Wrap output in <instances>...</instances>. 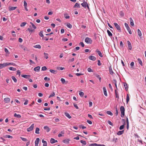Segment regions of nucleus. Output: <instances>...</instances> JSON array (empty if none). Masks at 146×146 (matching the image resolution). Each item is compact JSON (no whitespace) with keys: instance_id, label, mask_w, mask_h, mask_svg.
I'll return each instance as SVG.
<instances>
[{"instance_id":"47","label":"nucleus","mask_w":146,"mask_h":146,"mask_svg":"<svg viewBox=\"0 0 146 146\" xmlns=\"http://www.w3.org/2000/svg\"><path fill=\"white\" fill-rule=\"evenodd\" d=\"M30 24L32 25L33 27L35 29H36V27L32 22H30Z\"/></svg>"},{"instance_id":"32","label":"nucleus","mask_w":146,"mask_h":146,"mask_svg":"<svg viewBox=\"0 0 146 146\" xmlns=\"http://www.w3.org/2000/svg\"><path fill=\"white\" fill-rule=\"evenodd\" d=\"M126 122L127 124V129H128L129 127V122L128 120V118L127 117L126 118Z\"/></svg>"},{"instance_id":"19","label":"nucleus","mask_w":146,"mask_h":146,"mask_svg":"<svg viewBox=\"0 0 146 146\" xmlns=\"http://www.w3.org/2000/svg\"><path fill=\"white\" fill-rule=\"evenodd\" d=\"M9 64L8 63V62H6L3 63V64H1V65L3 68L4 67L6 66H9Z\"/></svg>"},{"instance_id":"1","label":"nucleus","mask_w":146,"mask_h":146,"mask_svg":"<svg viewBox=\"0 0 146 146\" xmlns=\"http://www.w3.org/2000/svg\"><path fill=\"white\" fill-rule=\"evenodd\" d=\"M120 111L121 113V116L122 117H123L125 115V109L123 106H121L120 108Z\"/></svg>"},{"instance_id":"14","label":"nucleus","mask_w":146,"mask_h":146,"mask_svg":"<svg viewBox=\"0 0 146 146\" xmlns=\"http://www.w3.org/2000/svg\"><path fill=\"white\" fill-rule=\"evenodd\" d=\"M44 129L46 130L47 132H49L50 130V129L49 128V127L47 126H44Z\"/></svg>"},{"instance_id":"56","label":"nucleus","mask_w":146,"mask_h":146,"mask_svg":"<svg viewBox=\"0 0 146 146\" xmlns=\"http://www.w3.org/2000/svg\"><path fill=\"white\" fill-rule=\"evenodd\" d=\"M108 123L110 125L113 126V124L109 120L108 121Z\"/></svg>"},{"instance_id":"44","label":"nucleus","mask_w":146,"mask_h":146,"mask_svg":"<svg viewBox=\"0 0 146 146\" xmlns=\"http://www.w3.org/2000/svg\"><path fill=\"white\" fill-rule=\"evenodd\" d=\"M80 142L81 143H82L84 145H85L86 144V141L83 140H81L80 141Z\"/></svg>"},{"instance_id":"28","label":"nucleus","mask_w":146,"mask_h":146,"mask_svg":"<svg viewBox=\"0 0 146 146\" xmlns=\"http://www.w3.org/2000/svg\"><path fill=\"white\" fill-rule=\"evenodd\" d=\"M137 33L138 35L140 37L142 36V33H141L139 29H138L137 30Z\"/></svg>"},{"instance_id":"15","label":"nucleus","mask_w":146,"mask_h":146,"mask_svg":"<svg viewBox=\"0 0 146 146\" xmlns=\"http://www.w3.org/2000/svg\"><path fill=\"white\" fill-rule=\"evenodd\" d=\"M57 141L55 140L54 139L51 138L50 140V142L51 143L53 144L57 142Z\"/></svg>"},{"instance_id":"18","label":"nucleus","mask_w":146,"mask_h":146,"mask_svg":"<svg viewBox=\"0 0 146 146\" xmlns=\"http://www.w3.org/2000/svg\"><path fill=\"white\" fill-rule=\"evenodd\" d=\"M40 67L39 66H37L34 68V70L36 72H38L40 70Z\"/></svg>"},{"instance_id":"57","label":"nucleus","mask_w":146,"mask_h":146,"mask_svg":"<svg viewBox=\"0 0 146 146\" xmlns=\"http://www.w3.org/2000/svg\"><path fill=\"white\" fill-rule=\"evenodd\" d=\"M79 45H81L82 47H84V43L82 42H80L79 43Z\"/></svg>"},{"instance_id":"17","label":"nucleus","mask_w":146,"mask_h":146,"mask_svg":"<svg viewBox=\"0 0 146 146\" xmlns=\"http://www.w3.org/2000/svg\"><path fill=\"white\" fill-rule=\"evenodd\" d=\"M20 46L21 48H22L25 51H28L29 50L25 46H23V45H21Z\"/></svg>"},{"instance_id":"39","label":"nucleus","mask_w":146,"mask_h":146,"mask_svg":"<svg viewBox=\"0 0 146 146\" xmlns=\"http://www.w3.org/2000/svg\"><path fill=\"white\" fill-rule=\"evenodd\" d=\"M66 26L68 27L70 29L72 28V25L69 23H68Z\"/></svg>"},{"instance_id":"54","label":"nucleus","mask_w":146,"mask_h":146,"mask_svg":"<svg viewBox=\"0 0 146 146\" xmlns=\"http://www.w3.org/2000/svg\"><path fill=\"white\" fill-rule=\"evenodd\" d=\"M24 7H27V3L25 1H24Z\"/></svg>"},{"instance_id":"3","label":"nucleus","mask_w":146,"mask_h":146,"mask_svg":"<svg viewBox=\"0 0 146 146\" xmlns=\"http://www.w3.org/2000/svg\"><path fill=\"white\" fill-rule=\"evenodd\" d=\"M125 25L126 29H127V31L129 32V33L130 34H132V32L131 31V29L129 27L128 25L126 23H125Z\"/></svg>"},{"instance_id":"45","label":"nucleus","mask_w":146,"mask_h":146,"mask_svg":"<svg viewBox=\"0 0 146 146\" xmlns=\"http://www.w3.org/2000/svg\"><path fill=\"white\" fill-rule=\"evenodd\" d=\"M107 113L108 114L110 115H112L113 114L110 111H107Z\"/></svg>"},{"instance_id":"49","label":"nucleus","mask_w":146,"mask_h":146,"mask_svg":"<svg viewBox=\"0 0 146 146\" xmlns=\"http://www.w3.org/2000/svg\"><path fill=\"white\" fill-rule=\"evenodd\" d=\"M60 81H61L62 83L63 84H64L65 82V79L63 78H62L61 79Z\"/></svg>"},{"instance_id":"52","label":"nucleus","mask_w":146,"mask_h":146,"mask_svg":"<svg viewBox=\"0 0 146 146\" xmlns=\"http://www.w3.org/2000/svg\"><path fill=\"white\" fill-rule=\"evenodd\" d=\"M50 71L52 73L55 74V73L56 72V71L54 70L50 69Z\"/></svg>"},{"instance_id":"58","label":"nucleus","mask_w":146,"mask_h":146,"mask_svg":"<svg viewBox=\"0 0 146 146\" xmlns=\"http://www.w3.org/2000/svg\"><path fill=\"white\" fill-rule=\"evenodd\" d=\"M102 64L100 62V60H98V66H100Z\"/></svg>"},{"instance_id":"12","label":"nucleus","mask_w":146,"mask_h":146,"mask_svg":"<svg viewBox=\"0 0 146 146\" xmlns=\"http://www.w3.org/2000/svg\"><path fill=\"white\" fill-rule=\"evenodd\" d=\"M17 7H11V6H9L8 8L9 10L10 11H13L14 10H15L17 8Z\"/></svg>"},{"instance_id":"22","label":"nucleus","mask_w":146,"mask_h":146,"mask_svg":"<svg viewBox=\"0 0 146 146\" xmlns=\"http://www.w3.org/2000/svg\"><path fill=\"white\" fill-rule=\"evenodd\" d=\"M65 115L68 117L69 119H70L71 118V116L70 115L69 113L65 112L64 113Z\"/></svg>"},{"instance_id":"60","label":"nucleus","mask_w":146,"mask_h":146,"mask_svg":"<svg viewBox=\"0 0 146 146\" xmlns=\"http://www.w3.org/2000/svg\"><path fill=\"white\" fill-rule=\"evenodd\" d=\"M124 125H122L121 126L119 127V129L122 130L124 128Z\"/></svg>"},{"instance_id":"46","label":"nucleus","mask_w":146,"mask_h":146,"mask_svg":"<svg viewBox=\"0 0 146 146\" xmlns=\"http://www.w3.org/2000/svg\"><path fill=\"white\" fill-rule=\"evenodd\" d=\"M55 93L53 92L49 96V98H50L51 97H53L55 96Z\"/></svg>"},{"instance_id":"31","label":"nucleus","mask_w":146,"mask_h":146,"mask_svg":"<svg viewBox=\"0 0 146 146\" xmlns=\"http://www.w3.org/2000/svg\"><path fill=\"white\" fill-rule=\"evenodd\" d=\"M34 47L35 48H38L40 49L41 48V46L39 44H37L35 46H34Z\"/></svg>"},{"instance_id":"29","label":"nucleus","mask_w":146,"mask_h":146,"mask_svg":"<svg viewBox=\"0 0 146 146\" xmlns=\"http://www.w3.org/2000/svg\"><path fill=\"white\" fill-rule=\"evenodd\" d=\"M124 132L123 130L119 131L117 133V135H122Z\"/></svg>"},{"instance_id":"7","label":"nucleus","mask_w":146,"mask_h":146,"mask_svg":"<svg viewBox=\"0 0 146 146\" xmlns=\"http://www.w3.org/2000/svg\"><path fill=\"white\" fill-rule=\"evenodd\" d=\"M39 141V138H36L35 141V146H38Z\"/></svg>"},{"instance_id":"42","label":"nucleus","mask_w":146,"mask_h":146,"mask_svg":"<svg viewBox=\"0 0 146 146\" xmlns=\"http://www.w3.org/2000/svg\"><path fill=\"white\" fill-rule=\"evenodd\" d=\"M79 95L81 97H82L84 95V93L83 92L80 91L79 93Z\"/></svg>"},{"instance_id":"10","label":"nucleus","mask_w":146,"mask_h":146,"mask_svg":"<svg viewBox=\"0 0 146 146\" xmlns=\"http://www.w3.org/2000/svg\"><path fill=\"white\" fill-rule=\"evenodd\" d=\"M127 43L129 49L130 50H132V46L130 42L129 41H128Z\"/></svg>"},{"instance_id":"6","label":"nucleus","mask_w":146,"mask_h":146,"mask_svg":"<svg viewBox=\"0 0 146 146\" xmlns=\"http://www.w3.org/2000/svg\"><path fill=\"white\" fill-rule=\"evenodd\" d=\"M34 124H32L27 129V131L28 132H30L32 131L34 127Z\"/></svg>"},{"instance_id":"59","label":"nucleus","mask_w":146,"mask_h":146,"mask_svg":"<svg viewBox=\"0 0 146 146\" xmlns=\"http://www.w3.org/2000/svg\"><path fill=\"white\" fill-rule=\"evenodd\" d=\"M44 79L45 81H46L47 80L49 81L50 80V78H48L47 77H45L44 78Z\"/></svg>"},{"instance_id":"30","label":"nucleus","mask_w":146,"mask_h":146,"mask_svg":"<svg viewBox=\"0 0 146 146\" xmlns=\"http://www.w3.org/2000/svg\"><path fill=\"white\" fill-rule=\"evenodd\" d=\"M44 57L46 59H47L48 58V54L44 52Z\"/></svg>"},{"instance_id":"26","label":"nucleus","mask_w":146,"mask_h":146,"mask_svg":"<svg viewBox=\"0 0 146 146\" xmlns=\"http://www.w3.org/2000/svg\"><path fill=\"white\" fill-rule=\"evenodd\" d=\"M74 8H76V7L80 8V4H79V3H76L75 4V5H74Z\"/></svg>"},{"instance_id":"37","label":"nucleus","mask_w":146,"mask_h":146,"mask_svg":"<svg viewBox=\"0 0 146 146\" xmlns=\"http://www.w3.org/2000/svg\"><path fill=\"white\" fill-rule=\"evenodd\" d=\"M137 60L139 62V63L142 66V62L141 61V60L139 58H138L137 59Z\"/></svg>"},{"instance_id":"11","label":"nucleus","mask_w":146,"mask_h":146,"mask_svg":"<svg viewBox=\"0 0 146 146\" xmlns=\"http://www.w3.org/2000/svg\"><path fill=\"white\" fill-rule=\"evenodd\" d=\"M96 52H97L98 55L101 57H103V56L102 55V53L101 52L99 51L98 49H96Z\"/></svg>"},{"instance_id":"24","label":"nucleus","mask_w":146,"mask_h":146,"mask_svg":"<svg viewBox=\"0 0 146 146\" xmlns=\"http://www.w3.org/2000/svg\"><path fill=\"white\" fill-rule=\"evenodd\" d=\"M14 116L18 118H20L21 117V116L20 114H17L16 113H15L14 114Z\"/></svg>"},{"instance_id":"4","label":"nucleus","mask_w":146,"mask_h":146,"mask_svg":"<svg viewBox=\"0 0 146 146\" xmlns=\"http://www.w3.org/2000/svg\"><path fill=\"white\" fill-rule=\"evenodd\" d=\"M113 24L118 31L121 32V30L120 26L116 23H114Z\"/></svg>"},{"instance_id":"48","label":"nucleus","mask_w":146,"mask_h":146,"mask_svg":"<svg viewBox=\"0 0 146 146\" xmlns=\"http://www.w3.org/2000/svg\"><path fill=\"white\" fill-rule=\"evenodd\" d=\"M5 137L8 138H13V137L10 135H6L5 136Z\"/></svg>"},{"instance_id":"23","label":"nucleus","mask_w":146,"mask_h":146,"mask_svg":"<svg viewBox=\"0 0 146 146\" xmlns=\"http://www.w3.org/2000/svg\"><path fill=\"white\" fill-rule=\"evenodd\" d=\"M40 129L38 127H36V129L35 133H36L37 134H39Z\"/></svg>"},{"instance_id":"36","label":"nucleus","mask_w":146,"mask_h":146,"mask_svg":"<svg viewBox=\"0 0 146 146\" xmlns=\"http://www.w3.org/2000/svg\"><path fill=\"white\" fill-rule=\"evenodd\" d=\"M11 78L15 82H17V79L13 76L11 77Z\"/></svg>"},{"instance_id":"53","label":"nucleus","mask_w":146,"mask_h":146,"mask_svg":"<svg viewBox=\"0 0 146 146\" xmlns=\"http://www.w3.org/2000/svg\"><path fill=\"white\" fill-rule=\"evenodd\" d=\"M87 70L89 72H93V70L91 69L90 68H88Z\"/></svg>"},{"instance_id":"61","label":"nucleus","mask_w":146,"mask_h":146,"mask_svg":"<svg viewBox=\"0 0 146 146\" xmlns=\"http://www.w3.org/2000/svg\"><path fill=\"white\" fill-rule=\"evenodd\" d=\"M28 101L27 100H25V102L24 103V104L25 105L27 104L28 103Z\"/></svg>"},{"instance_id":"33","label":"nucleus","mask_w":146,"mask_h":146,"mask_svg":"<svg viewBox=\"0 0 146 146\" xmlns=\"http://www.w3.org/2000/svg\"><path fill=\"white\" fill-rule=\"evenodd\" d=\"M64 131H61L60 133L58 134V136L59 137H61L62 136V134H64Z\"/></svg>"},{"instance_id":"8","label":"nucleus","mask_w":146,"mask_h":146,"mask_svg":"<svg viewBox=\"0 0 146 146\" xmlns=\"http://www.w3.org/2000/svg\"><path fill=\"white\" fill-rule=\"evenodd\" d=\"M70 140L68 139H66L63 140V143L65 144H68L69 143V141Z\"/></svg>"},{"instance_id":"62","label":"nucleus","mask_w":146,"mask_h":146,"mask_svg":"<svg viewBox=\"0 0 146 146\" xmlns=\"http://www.w3.org/2000/svg\"><path fill=\"white\" fill-rule=\"evenodd\" d=\"M80 128H82V129H85L86 128V127L82 125H80Z\"/></svg>"},{"instance_id":"25","label":"nucleus","mask_w":146,"mask_h":146,"mask_svg":"<svg viewBox=\"0 0 146 146\" xmlns=\"http://www.w3.org/2000/svg\"><path fill=\"white\" fill-rule=\"evenodd\" d=\"M109 72H110V74H111V75L113 74L114 72H113V71L112 70L111 67H109Z\"/></svg>"},{"instance_id":"50","label":"nucleus","mask_w":146,"mask_h":146,"mask_svg":"<svg viewBox=\"0 0 146 146\" xmlns=\"http://www.w3.org/2000/svg\"><path fill=\"white\" fill-rule=\"evenodd\" d=\"M96 77L99 79L100 81V82L101 81V78L100 77L99 75L96 74Z\"/></svg>"},{"instance_id":"34","label":"nucleus","mask_w":146,"mask_h":146,"mask_svg":"<svg viewBox=\"0 0 146 146\" xmlns=\"http://www.w3.org/2000/svg\"><path fill=\"white\" fill-rule=\"evenodd\" d=\"M107 32L108 33V35L110 36H112V34L111 33L110 31L109 30H107Z\"/></svg>"},{"instance_id":"55","label":"nucleus","mask_w":146,"mask_h":146,"mask_svg":"<svg viewBox=\"0 0 146 146\" xmlns=\"http://www.w3.org/2000/svg\"><path fill=\"white\" fill-rule=\"evenodd\" d=\"M20 138L21 139V140L23 141H27V139L26 138H23L21 137Z\"/></svg>"},{"instance_id":"5","label":"nucleus","mask_w":146,"mask_h":146,"mask_svg":"<svg viewBox=\"0 0 146 146\" xmlns=\"http://www.w3.org/2000/svg\"><path fill=\"white\" fill-rule=\"evenodd\" d=\"M85 42L88 44H91L92 42V40L88 37L86 38L85 40Z\"/></svg>"},{"instance_id":"16","label":"nucleus","mask_w":146,"mask_h":146,"mask_svg":"<svg viewBox=\"0 0 146 146\" xmlns=\"http://www.w3.org/2000/svg\"><path fill=\"white\" fill-rule=\"evenodd\" d=\"M103 89L104 91V95L106 96H108L107 93V90L105 87H103Z\"/></svg>"},{"instance_id":"35","label":"nucleus","mask_w":146,"mask_h":146,"mask_svg":"<svg viewBox=\"0 0 146 146\" xmlns=\"http://www.w3.org/2000/svg\"><path fill=\"white\" fill-rule=\"evenodd\" d=\"M9 70H12L13 71H15L16 70V69L15 68H13V67H9Z\"/></svg>"},{"instance_id":"13","label":"nucleus","mask_w":146,"mask_h":146,"mask_svg":"<svg viewBox=\"0 0 146 146\" xmlns=\"http://www.w3.org/2000/svg\"><path fill=\"white\" fill-rule=\"evenodd\" d=\"M21 77L29 79L30 77L31 76L29 75H22Z\"/></svg>"},{"instance_id":"20","label":"nucleus","mask_w":146,"mask_h":146,"mask_svg":"<svg viewBox=\"0 0 146 146\" xmlns=\"http://www.w3.org/2000/svg\"><path fill=\"white\" fill-rule=\"evenodd\" d=\"M124 86L125 87V90L127 91L128 90V87L127 84L126 83H124Z\"/></svg>"},{"instance_id":"43","label":"nucleus","mask_w":146,"mask_h":146,"mask_svg":"<svg viewBox=\"0 0 146 146\" xmlns=\"http://www.w3.org/2000/svg\"><path fill=\"white\" fill-rule=\"evenodd\" d=\"M4 51L6 54H9V51L6 48H5Z\"/></svg>"},{"instance_id":"63","label":"nucleus","mask_w":146,"mask_h":146,"mask_svg":"<svg viewBox=\"0 0 146 146\" xmlns=\"http://www.w3.org/2000/svg\"><path fill=\"white\" fill-rule=\"evenodd\" d=\"M74 107L77 109H78L79 108L77 106V105L74 103L73 104Z\"/></svg>"},{"instance_id":"9","label":"nucleus","mask_w":146,"mask_h":146,"mask_svg":"<svg viewBox=\"0 0 146 146\" xmlns=\"http://www.w3.org/2000/svg\"><path fill=\"white\" fill-rule=\"evenodd\" d=\"M89 59L90 60L94 61L96 60V58L94 56H90L89 57Z\"/></svg>"},{"instance_id":"21","label":"nucleus","mask_w":146,"mask_h":146,"mask_svg":"<svg viewBox=\"0 0 146 146\" xmlns=\"http://www.w3.org/2000/svg\"><path fill=\"white\" fill-rule=\"evenodd\" d=\"M4 101L6 103H8L10 102V99L9 98H4Z\"/></svg>"},{"instance_id":"40","label":"nucleus","mask_w":146,"mask_h":146,"mask_svg":"<svg viewBox=\"0 0 146 146\" xmlns=\"http://www.w3.org/2000/svg\"><path fill=\"white\" fill-rule=\"evenodd\" d=\"M26 24L27 23L26 22H23L21 24L20 26L21 27H23L25 26Z\"/></svg>"},{"instance_id":"64","label":"nucleus","mask_w":146,"mask_h":146,"mask_svg":"<svg viewBox=\"0 0 146 146\" xmlns=\"http://www.w3.org/2000/svg\"><path fill=\"white\" fill-rule=\"evenodd\" d=\"M87 122L90 124H91L92 123V122L91 121L89 120H87Z\"/></svg>"},{"instance_id":"51","label":"nucleus","mask_w":146,"mask_h":146,"mask_svg":"<svg viewBox=\"0 0 146 146\" xmlns=\"http://www.w3.org/2000/svg\"><path fill=\"white\" fill-rule=\"evenodd\" d=\"M47 69V68L45 66H44L42 68V70L43 71L46 70Z\"/></svg>"},{"instance_id":"2","label":"nucleus","mask_w":146,"mask_h":146,"mask_svg":"<svg viewBox=\"0 0 146 146\" xmlns=\"http://www.w3.org/2000/svg\"><path fill=\"white\" fill-rule=\"evenodd\" d=\"M81 5L84 8H86L87 7L88 9L89 10L90 9L89 6L88 5V3L85 1H84L83 2L81 3Z\"/></svg>"},{"instance_id":"27","label":"nucleus","mask_w":146,"mask_h":146,"mask_svg":"<svg viewBox=\"0 0 146 146\" xmlns=\"http://www.w3.org/2000/svg\"><path fill=\"white\" fill-rule=\"evenodd\" d=\"M129 95L128 94H127L126 96V102L127 103H128V102L129 101Z\"/></svg>"},{"instance_id":"38","label":"nucleus","mask_w":146,"mask_h":146,"mask_svg":"<svg viewBox=\"0 0 146 146\" xmlns=\"http://www.w3.org/2000/svg\"><path fill=\"white\" fill-rule=\"evenodd\" d=\"M115 94L116 98H119V96L118 95V94L117 92V91H116V90H115Z\"/></svg>"},{"instance_id":"41","label":"nucleus","mask_w":146,"mask_h":146,"mask_svg":"<svg viewBox=\"0 0 146 146\" xmlns=\"http://www.w3.org/2000/svg\"><path fill=\"white\" fill-rule=\"evenodd\" d=\"M39 35L41 37H43L44 35L43 34V32L42 31H40L39 33Z\"/></svg>"}]
</instances>
